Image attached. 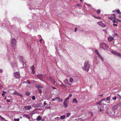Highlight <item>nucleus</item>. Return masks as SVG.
<instances>
[{"instance_id":"f257e3e1","label":"nucleus","mask_w":121,"mask_h":121,"mask_svg":"<svg viewBox=\"0 0 121 121\" xmlns=\"http://www.w3.org/2000/svg\"><path fill=\"white\" fill-rule=\"evenodd\" d=\"M89 63V61L88 60L85 61L84 66L82 67V69L85 71H88L90 67V64Z\"/></svg>"},{"instance_id":"f03ea898","label":"nucleus","mask_w":121,"mask_h":121,"mask_svg":"<svg viewBox=\"0 0 121 121\" xmlns=\"http://www.w3.org/2000/svg\"><path fill=\"white\" fill-rule=\"evenodd\" d=\"M99 44V46L100 48H102L104 50L107 49L108 48V45L105 43L103 42L102 43H100Z\"/></svg>"},{"instance_id":"7ed1b4c3","label":"nucleus","mask_w":121,"mask_h":121,"mask_svg":"<svg viewBox=\"0 0 121 121\" xmlns=\"http://www.w3.org/2000/svg\"><path fill=\"white\" fill-rule=\"evenodd\" d=\"M11 65L13 69L14 70H16L17 69V65L16 63L14 61L12 62L11 63Z\"/></svg>"},{"instance_id":"20e7f679","label":"nucleus","mask_w":121,"mask_h":121,"mask_svg":"<svg viewBox=\"0 0 121 121\" xmlns=\"http://www.w3.org/2000/svg\"><path fill=\"white\" fill-rule=\"evenodd\" d=\"M11 46L13 48H14L16 45V41L15 38H13L11 40Z\"/></svg>"},{"instance_id":"39448f33","label":"nucleus","mask_w":121,"mask_h":121,"mask_svg":"<svg viewBox=\"0 0 121 121\" xmlns=\"http://www.w3.org/2000/svg\"><path fill=\"white\" fill-rule=\"evenodd\" d=\"M47 79L52 82L53 83L55 84V82L54 80L53 77L52 76H50L49 77L47 78Z\"/></svg>"},{"instance_id":"423d86ee","label":"nucleus","mask_w":121,"mask_h":121,"mask_svg":"<svg viewBox=\"0 0 121 121\" xmlns=\"http://www.w3.org/2000/svg\"><path fill=\"white\" fill-rule=\"evenodd\" d=\"M121 105V104L119 103L117 105H114L112 107V110H116L118 106H120Z\"/></svg>"},{"instance_id":"0eeeda50","label":"nucleus","mask_w":121,"mask_h":121,"mask_svg":"<svg viewBox=\"0 0 121 121\" xmlns=\"http://www.w3.org/2000/svg\"><path fill=\"white\" fill-rule=\"evenodd\" d=\"M14 75L16 78L18 79L19 78L20 74L19 72H14Z\"/></svg>"},{"instance_id":"6e6552de","label":"nucleus","mask_w":121,"mask_h":121,"mask_svg":"<svg viewBox=\"0 0 121 121\" xmlns=\"http://www.w3.org/2000/svg\"><path fill=\"white\" fill-rule=\"evenodd\" d=\"M7 56L9 58V59H10V58H13L14 56L13 55V53L11 52H8L7 54Z\"/></svg>"},{"instance_id":"1a4fd4ad","label":"nucleus","mask_w":121,"mask_h":121,"mask_svg":"<svg viewBox=\"0 0 121 121\" xmlns=\"http://www.w3.org/2000/svg\"><path fill=\"white\" fill-rule=\"evenodd\" d=\"M112 53L114 54L117 56H121V54L119 52L115 51H112Z\"/></svg>"},{"instance_id":"9d476101","label":"nucleus","mask_w":121,"mask_h":121,"mask_svg":"<svg viewBox=\"0 0 121 121\" xmlns=\"http://www.w3.org/2000/svg\"><path fill=\"white\" fill-rule=\"evenodd\" d=\"M37 76L40 80H42L43 79V76L42 74H38Z\"/></svg>"},{"instance_id":"9b49d317","label":"nucleus","mask_w":121,"mask_h":121,"mask_svg":"<svg viewBox=\"0 0 121 121\" xmlns=\"http://www.w3.org/2000/svg\"><path fill=\"white\" fill-rule=\"evenodd\" d=\"M30 68L31 70V73L34 74L35 73V67H34V66L33 65L31 66L30 67Z\"/></svg>"},{"instance_id":"f8f14e48","label":"nucleus","mask_w":121,"mask_h":121,"mask_svg":"<svg viewBox=\"0 0 121 121\" xmlns=\"http://www.w3.org/2000/svg\"><path fill=\"white\" fill-rule=\"evenodd\" d=\"M27 27L30 30L31 29L32 27V23H30L27 26Z\"/></svg>"},{"instance_id":"ddd939ff","label":"nucleus","mask_w":121,"mask_h":121,"mask_svg":"<svg viewBox=\"0 0 121 121\" xmlns=\"http://www.w3.org/2000/svg\"><path fill=\"white\" fill-rule=\"evenodd\" d=\"M31 106L30 105H28L27 106H25L24 107V109L26 110H29L31 108Z\"/></svg>"},{"instance_id":"4468645a","label":"nucleus","mask_w":121,"mask_h":121,"mask_svg":"<svg viewBox=\"0 0 121 121\" xmlns=\"http://www.w3.org/2000/svg\"><path fill=\"white\" fill-rule=\"evenodd\" d=\"M23 117H25L28 119H30V116L28 114H24L23 115Z\"/></svg>"},{"instance_id":"2eb2a0df","label":"nucleus","mask_w":121,"mask_h":121,"mask_svg":"<svg viewBox=\"0 0 121 121\" xmlns=\"http://www.w3.org/2000/svg\"><path fill=\"white\" fill-rule=\"evenodd\" d=\"M114 39V38L113 37H109L108 38V40L109 41L111 42Z\"/></svg>"},{"instance_id":"dca6fc26","label":"nucleus","mask_w":121,"mask_h":121,"mask_svg":"<svg viewBox=\"0 0 121 121\" xmlns=\"http://www.w3.org/2000/svg\"><path fill=\"white\" fill-rule=\"evenodd\" d=\"M84 3L86 4L88 7L91 8L90 10H93V9H94L92 7V6L91 4H86L85 3Z\"/></svg>"},{"instance_id":"f3484780","label":"nucleus","mask_w":121,"mask_h":121,"mask_svg":"<svg viewBox=\"0 0 121 121\" xmlns=\"http://www.w3.org/2000/svg\"><path fill=\"white\" fill-rule=\"evenodd\" d=\"M63 82L65 85H69V84L68 82V80L67 79H65L64 80Z\"/></svg>"},{"instance_id":"a211bd4d","label":"nucleus","mask_w":121,"mask_h":121,"mask_svg":"<svg viewBox=\"0 0 121 121\" xmlns=\"http://www.w3.org/2000/svg\"><path fill=\"white\" fill-rule=\"evenodd\" d=\"M63 105L64 107L65 108L67 107L68 106V105L67 104L66 102H65L64 101L63 103Z\"/></svg>"},{"instance_id":"6ab92c4d","label":"nucleus","mask_w":121,"mask_h":121,"mask_svg":"<svg viewBox=\"0 0 121 121\" xmlns=\"http://www.w3.org/2000/svg\"><path fill=\"white\" fill-rule=\"evenodd\" d=\"M35 87L37 88H38L39 89H41L42 88V86H39L38 85H35Z\"/></svg>"},{"instance_id":"aec40b11","label":"nucleus","mask_w":121,"mask_h":121,"mask_svg":"<svg viewBox=\"0 0 121 121\" xmlns=\"http://www.w3.org/2000/svg\"><path fill=\"white\" fill-rule=\"evenodd\" d=\"M26 44H25V46L26 48H28L30 45V43L28 42L27 43L26 42Z\"/></svg>"},{"instance_id":"412c9836","label":"nucleus","mask_w":121,"mask_h":121,"mask_svg":"<svg viewBox=\"0 0 121 121\" xmlns=\"http://www.w3.org/2000/svg\"><path fill=\"white\" fill-rule=\"evenodd\" d=\"M41 119L42 117L41 116H39L37 117L36 119L37 121H39L41 120Z\"/></svg>"},{"instance_id":"4be33fe9","label":"nucleus","mask_w":121,"mask_h":121,"mask_svg":"<svg viewBox=\"0 0 121 121\" xmlns=\"http://www.w3.org/2000/svg\"><path fill=\"white\" fill-rule=\"evenodd\" d=\"M73 103H76L77 104L78 103V101L76 98H74L73 100Z\"/></svg>"},{"instance_id":"5701e85b","label":"nucleus","mask_w":121,"mask_h":121,"mask_svg":"<svg viewBox=\"0 0 121 121\" xmlns=\"http://www.w3.org/2000/svg\"><path fill=\"white\" fill-rule=\"evenodd\" d=\"M95 52L96 54L99 56L100 55L99 52L97 50H95Z\"/></svg>"},{"instance_id":"b1692460","label":"nucleus","mask_w":121,"mask_h":121,"mask_svg":"<svg viewBox=\"0 0 121 121\" xmlns=\"http://www.w3.org/2000/svg\"><path fill=\"white\" fill-rule=\"evenodd\" d=\"M58 80L61 83V84L60 85H60L61 86L63 87H65V85L62 82H61L60 81L59 79H58Z\"/></svg>"},{"instance_id":"393cba45","label":"nucleus","mask_w":121,"mask_h":121,"mask_svg":"<svg viewBox=\"0 0 121 121\" xmlns=\"http://www.w3.org/2000/svg\"><path fill=\"white\" fill-rule=\"evenodd\" d=\"M65 115H63L61 116L60 117V119H65Z\"/></svg>"},{"instance_id":"a878e982","label":"nucleus","mask_w":121,"mask_h":121,"mask_svg":"<svg viewBox=\"0 0 121 121\" xmlns=\"http://www.w3.org/2000/svg\"><path fill=\"white\" fill-rule=\"evenodd\" d=\"M46 104L48 105V104L46 103V101H44V103H43L44 106V107L45 108H49V107H46V106H45V105H46Z\"/></svg>"},{"instance_id":"bb28decb","label":"nucleus","mask_w":121,"mask_h":121,"mask_svg":"<svg viewBox=\"0 0 121 121\" xmlns=\"http://www.w3.org/2000/svg\"><path fill=\"white\" fill-rule=\"evenodd\" d=\"M25 94L26 95L28 96H29L30 95V93L27 91L25 92Z\"/></svg>"},{"instance_id":"cd10ccee","label":"nucleus","mask_w":121,"mask_h":121,"mask_svg":"<svg viewBox=\"0 0 121 121\" xmlns=\"http://www.w3.org/2000/svg\"><path fill=\"white\" fill-rule=\"evenodd\" d=\"M13 94L15 95H19V93L17 91H15L13 93Z\"/></svg>"},{"instance_id":"c85d7f7f","label":"nucleus","mask_w":121,"mask_h":121,"mask_svg":"<svg viewBox=\"0 0 121 121\" xmlns=\"http://www.w3.org/2000/svg\"><path fill=\"white\" fill-rule=\"evenodd\" d=\"M113 18L114 19H117V18H116V16L114 14H113Z\"/></svg>"},{"instance_id":"c756f323","label":"nucleus","mask_w":121,"mask_h":121,"mask_svg":"<svg viewBox=\"0 0 121 121\" xmlns=\"http://www.w3.org/2000/svg\"><path fill=\"white\" fill-rule=\"evenodd\" d=\"M73 79L72 78H70L69 79V81L70 82H73Z\"/></svg>"},{"instance_id":"7c9ffc66","label":"nucleus","mask_w":121,"mask_h":121,"mask_svg":"<svg viewBox=\"0 0 121 121\" xmlns=\"http://www.w3.org/2000/svg\"><path fill=\"white\" fill-rule=\"evenodd\" d=\"M71 114V113H70V112L68 113L67 114V115H66L67 117H69L70 116V115Z\"/></svg>"},{"instance_id":"2f4dec72","label":"nucleus","mask_w":121,"mask_h":121,"mask_svg":"<svg viewBox=\"0 0 121 121\" xmlns=\"http://www.w3.org/2000/svg\"><path fill=\"white\" fill-rule=\"evenodd\" d=\"M58 45L57 46H56L55 45V48L56 49V50H57V49H58V47H59V44L58 43Z\"/></svg>"},{"instance_id":"473e14b6","label":"nucleus","mask_w":121,"mask_h":121,"mask_svg":"<svg viewBox=\"0 0 121 121\" xmlns=\"http://www.w3.org/2000/svg\"><path fill=\"white\" fill-rule=\"evenodd\" d=\"M0 118V120L1 121H6V120L4 119V118H3V117H0V118Z\"/></svg>"},{"instance_id":"72a5a7b5","label":"nucleus","mask_w":121,"mask_h":121,"mask_svg":"<svg viewBox=\"0 0 121 121\" xmlns=\"http://www.w3.org/2000/svg\"><path fill=\"white\" fill-rule=\"evenodd\" d=\"M20 58H21V61H20V62H22V64L24 65V63H23V61H22V60H23V57L22 56H21V57H20Z\"/></svg>"},{"instance_id":"f704fd0d","label":"nucleus","mask_w":121,"mask_h":121,"mask_svg":"<svg viewBox=\"0 0 121 121\" xmlns=\"http://www.w3.org/2000/svg\"><path fill=\"white\" fill-rule=\"evenodd\" d=\"M101 26L103 28H104L106 26V25L105 24H103L102 23V24L101 25Z\"/></svg>"},{"instance_id":"c9c22d12","label":"nucleus","mask_w":121,"mask_h":121,"mask_svg":"<svg viewBox=\"0 0 121 121\" xmlns=\"http://www.w3.org/2000/svg\"><path fill=\"white\" fill-rule=\"evenodd\" d=\"M115 20L116 19H114L113 20V23H118V22L117 21Z\"/></svg>"},{"instance_id":"e433bc0d","label":"nucleus","mask_w":121,"mask_h":121,"mask_svg":"<svg viewBox=\"0 0 121 121\" xmlns=\"http://www.w3.org/2000/svg\"><path fill=\"white\" fill-rule=\"evenodd\" d=\"M69 99V98L68 97L65 99L64 101L66 102Z\"/></svg>"},{"instance_id":"4c0bfd02","label":"nucleus","mask_w":121,"mask_h":121,"mask_svg":"<svg viewBox=\"0 0 121 121\" xmlns=\"http://www.w3.org/2000/svg\"><path fill=\"white\" fill-rule=\"evenodd\" d=\"M110 99V96L107 97L106 98V99L108 101H109Z\"/></svg>"},{"instance_id":"58836bf2","label":"nucleus","mask_w":121,"mask_h":121,"mask_svg":"<svg viewBox=\"0 0 121 121\" xmlns=\"http://www.w3.org/2000/svg\"><path fill=\"white\" fill-rule=\"evenodd\" d=\"M32 99L33 100H35V97L34 95H33L32 97Z\"/></svg>"},{"instance_id":"ea45409f","label":"nucleus","mask_w":121,"mask_h":121,"mask_svg":"<svg viewBox=\"0 0 121 121\" xmlns=\"http://www.w3.org/2000/svg\"><path fill=\"white\" fill-rule=\"evenodd\" d=\"M101 11L100 10H97V13L98 14H99L100 13Z\"/></svg>"},{"instance_id":"a19ab883","label":"nucleus","mask_w":121,"mask_h":121,"mask_svg":"<svg viewBox=\"0 0 121 121\" xmlns=\"http://www.w3.org/2000/svg\"><path fill=\"white\" fill-rule=\"evenodd\" d=\"M117 13L118 14H120L121 13V12H120V10L119 9H118L117 10H116Z\"/></svg>"},{"instance_id":"79ce46f5","label":"nucleus","mask_w":121,"mask_h":121,"mask_svg":"<svg viewBox=\"0 0 121 121\" xmlns=\"http://www.w3.org/2000/svg\"><path fill=\"white\" fill-rule=\"evenodd\" d=\"M101 101H100L97 102V104H98L101 105Z\"/></svg>"},{"instance_id":"37998d69","label":"nucleus","mask_w":121,"mask_h":121,"mask_svg":"<svg viewBox=\"0 0 121 121\" xmlns=\"http://www.w3.org/2000/svg\"><path fill=\"white\" fill-rule=\"evenodd\" d=\"M99 25L100 26H101V25L102 24V23L101 22H99L98 23Z\"/></svg>"},{"instance_id":"c03bdc74","label":"nucleus","mask_w":121,"mask_h":121,"mask_svg":"<svg viewBox=\"0 0 121 121\" xmlns=\"http://www.w3.org/2000/svg\"><path fill=\"white\" fill-rule=\"evenodd\" d=\"M99 57L100 58L101 60H102V61H103L104 60V59L100 55V56H99Z\"/></svg>"},{"instance_id":"a18cd8bd","label":"nucleus","mask_w":121,"mask_h":121,"mask_svg":"<svg viewBox=\"0 0 121 121\" xmlns=\"http://www.w3.org/2000/svg\"><path fill=\"white\" fill-rule=\"evenodd\" d=\"M63 101V100L62 99H60H60H59V102H62Z\"/></svg>"},{"instance_id":"49530a36","label":"nucleus","mask_w":121,"mask_h":121,"mask_svg":"<svg viewBox=\"0 0 121 121\" xmlns=\"http://www.w3.org/2000/svg\"><path fill=\"white\" fill-rule=\"evenodd\" d=\"M14 121H19V119L17 118H14Z\"/></svg>"},{"instance_id":"de8ad7c7","label":"nucleus","mask_w":121,"mask_h":121,"mask_svg":"<svg viewBox=\"0 0 121 121\" xmlns=\"http://www.w3.org/2000/svg\"><path fill=\"white\" fill-rule=\"evenodd\" d=\"M38 90L39 92L40 93H41L42 92V90L41 89H38Z\"/></svg>"},{"instance_id":"09e8293b","label":"nucleus","mask_w":121,"mask_h":121,"mask_svg":"<svg viewBox=\"0 0 121 121\" xmlns=\"http://www.w3.org/2000/svg\"><path fill=\"white\" fill-rule=\"evenodd\" d=\"M100 111H102L104 110L103 108H100L99 109Z\"/></svg>"},{"instance_id":"8fccbe9b","label":"nucleus","mask_w":121,"mask_h":121,"mask_svg":"<svg viewBox=\"0 0 121 121\" xmlns=\"http://www.w3.org/2000/svg\"><path fill=\"white\" fill-rule=\"evenodd\" d=\"M117 97L115 96L114 97L112 98V99L113 100H116L117 99Z\"/></svg>"},{"instance_id":"3c124183","label":"nucleus","mask_w":121,"mask_h":121,"mask_svg":"<svg viewBox=\"0 0 121 121\" xmlns=\"http://www.w3.org/2000/svg\"><path fill=\"white\" fill-rule=\"evenodd\" d=\"M108 17L109 19H110L111 20L113 19V16H111L110 17Z\"/></svg>"},{"instance_id":"603ef678","label":"nucleus","mask_w":121,"mask_h":121,"mask_svg":"<svg viewBox=\"0 0 121 121\" xmlns=\"http://www.w3.org/2000/svg\"><path fill=\"white\" fill-rule=\"evenodd\" d=\"M13 19L14 20H16L17 19V18L16 17H14L13 18Z\"/></svg>"},{"instance_id":"864d4df0","label":"nucleus","mask_w":121,"mask_h":121,"mask_svg":"<svg viewBox=\"0 0 121 121\" xmlns=\"http://www.w3.org/2000/svg\"><path fill=\"white\" fill-rule=\"evenodd\" d=\"M105 100H106L105 99H101L100 101H101V102H102L104 101H105Z\"/></svg>"},{"instance_id":"5fc2aeb1","label":"nucleus","mask_w":121,"mask_h":121,"mask_svg":"<svg viewBox=\"0 0 121 121\" xmlns=\"http://www.w3.org/2000/svg\"><path fill=\"white\" fill-rule=\"evenodd\" d=\"M118 96H119V99L121 100V96L120 95H118Z\"/></svg>"},{"instance_id":"6e6d98bb","label":"nucleus","mask_w":121,"mask_h":121,"mask_svg":"<svg viewBox=\"0 0 121 121\" xmlns=\"http://www.w3.org/2000/svg\"><path fill=\"white\" fill-rule=\"evenodd\" d=\"M76 6H81V4H78L76 5Z\"/></svg>"},{"instance_id":"4d7b16f0","label":"nucleus","mask_w":121,"mask_h":121,"mask_svg":"<svg viewBox=\"0 0 121 121\" xmlns=\"http://www.w3.org/2000/svg\"><path fill=\"white\" fill-rule=\"evenodd\" d=\"M34 114V113H31L30 114V115L32 117L33 115Z\"/></svg>"},{"instance_id":"13d9d810","label":"nucleus","mask_w":121,"mask_h":121,"mask_svg":"<svg viewBox=\"0 0 121 121\" xmlns=\"http://www.w3.org/2000/svg\"><path fill=\"white\" fill-rule=\"evenodd\" d=\"M27 81L28 82V83L29 84H31V83L28 80H27Z\"/></svg>"},{"instance_id":"bf43d9fd","label":"nucleus","mask_w":121,"mask_h":121,"mask_svg":"<svg viewBox=\"0 0 121 121\" xmlns=\"http://www.w3.org/2000/svg\"><path fill=\"white\" fill-rule=\"evenodd\" d=\"M60 97H56V98H55V99H60Z\"/></svg>"},{"instance_id":"052dcab7","label":"nucleus","mask_w":121,"mask_h":121,"mask_svg":"<svg viewBox=\"0 0 121 121\" xmlns=\"http://www.w3.org/2000/svg\"><path fill=\"white\" fill-rule=\"evenodd\" d=\"M72 96V94H70L69 95L68 97L69 98L71 97Z\"/></svg>"},{"instance_id":"680f3d73","label":"nucleus","mask_w":121,"mask_h":121,"mask_svg":"<svg viewBox=\"0 0 121 121\" xmlns=\"http://www.w3.org/2000/svg\"><path fill=\"white\" fill-rule=\"evenodd\" d=\"M6 101L8 102H10V101L9 99H7V100H6Z\"/></svg>"},{"instance_id":"e2e57ef3","label":"nucleus","mask_w":121,"mask_h":121,"mask_svg":"<svg viewBox=\"0 0 121 121\" xmlns=\"http://www.w3.org/2000/svg\"><path fill=\"white\" fill-rule=\"evenodd\" d=\"M113 25L114 26H117V24H114V23L113 24Z\"/></svg>"},{"instance_id":"0e129e2a","label":"nucleus","mask_w":121,"mask_h":121,"mask_svg":"<svg viewBox=\"0 0 121 121\" xmlns=\"http://www.w3.org/2000/svg\"><path fill=\"white\" fill-rule=\"evenodd\" d=\"M33 43L31 44V45L30 46V48H32L33 47Z\"/></svg>"},{"instance_id":"69168bd1","label":"nucleus","mask_w":121,"mask_h":121,"mask_svg":"<svg viewBox=\"0 0 121 121\" xmlns=\"http://www.w3.org/2000/svg\"><path fill=\"white\" fill-rule=\"evenodd\" d=\"M113 35L114 36H115L116 35L117 36H118V35L117 34H114Z\"/></svg>"},{"instance_id":"338daca9","label":"nucleus","mask_w":121,"mask_h":121,"mask_svg":"<svg viewBox=\"0 0 121 121\" xmlns=\"http://www.w3.org/2000/svg\"><path fill=\"white\" fill-rule=\"evenodd\" d=\"M58 119V120H59V117H56V118H55V119Z\"/></svg>"},{"instance_id":"774afa93","label":"nucleus","mask_w":121,"mask_h":121,"mask_svg":"<svg viewBox=\"0 0 121 121\" xmlns=\"http://www.w3.org/2000/svg\"><path fill=\"white\" fill-rule=\"evenodd\" d=\"M41 121H45V120L44 119H41Z\"/></svg>"}]
</instances>
